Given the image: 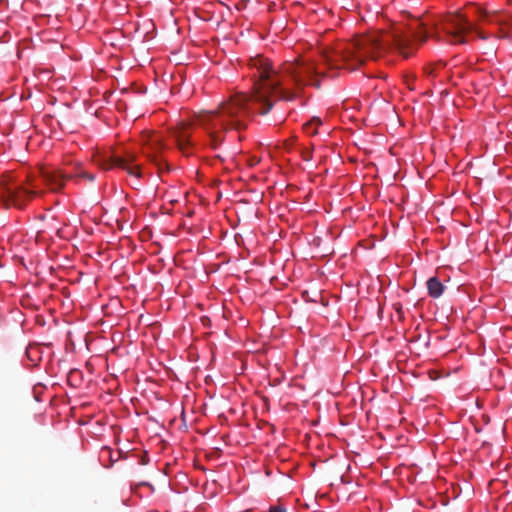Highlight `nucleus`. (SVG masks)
<instances>
[{"label": "nucleus", "mask_w": 512, "mask_h": 512, "mask_svg": "<svg viewBox=\"0 0 512 512\" xmlns=\"http://www.w3.org/2000/svg\"><path fill=\"white\" fill-rule=\"evenodd\" d=\"M474 36L488 38L465 15L452 13L438 24L430 23L428 18L414 19L408 25L393 23L387 29L338 42L317 59L300 57L282 63L277 69L268 58L257 55L247 64L253 82L251 96L236 92L216 110L200 112L189 122H178L169 130V136L185 156L194 155L203 148L216 150L230 131L245 129L252 114L264 115L277 100L292 101L302 95L306 86H319V77L327 70H356L366 60L375 59L389 50L408 58L429 37L462 44Z\"/></svg>", "instance_id": "nucleus-1"}, {"label": "nucleus", "mask_w": 512, "mask_h": 512, "mask_svg": "<svg viewBox=\"0 0 512 512\" xmlns=\"http://www.w3.org/2000/svg\"><path fill=\"white\" fill-rule=\"evenodd\" d=\"M72 177H84L90 181L94 175L82 172L80 164L75 171L67 169H41L39 175L6 172L0 178V202L6 207L22 209L31 200L42 195L43 186L56 192Z\"/></svg>", "instance_id": "nucleus-2"}, {"label": "nucleus", "mask_w": 512, "mask_h": 512, "mask_svg": "<svg viewBox=\"0 0 512 512\" xmlns=\"http://www.w3.org/2000/svg\"><path fill=\"white\" fill-rule=\"evenodd\" d=\"M137 159L136 153L129 150H126L123 155L97 152L93 156V162L102 170L120 168L125 170L128 175L140 179L143 175L142 166Z\"/></svg>", "instance_id": "nucleus-3"}, {"label": "nucleus", "mask_w": 512, "mask_h": 512, "mask_svg": "<svg viewBox=\"0 0 512 512\" xmlns=\"http://www.w3.org/2000/svg\"><path fill=\"white\" fill-rule=\"evenodd\" d=\"M141 141L142 154L161 170L165 163L163 154L168 148L163 136L155 131H145L142 133Z\"/></svg>", "instance_id": "nucleus-4"}, {"label": "nucleus", "mask_w": 512, "mask_h": 512, "mask_svg": "<svg viewBox=\"0 0 512 512\" xmlns=\"http://www.w3.org/2000/svg\"><path fill=\"white\" fill-rule=\"evenodd\" d=\"M474 12L483 23L495 25L498 29L496 36L508 38L512 35V15L507 12H488L478 6H472Z\"/></svg>", "instance_id": "nucleus-5"}, {"label": "nucleus", "mask_w": 512, "mask_h": 512, "mask_svg": "<svg viewBox=\"0 0 512 512\" xmlns=\"http://www.w3.org/2000/svg\"><path fill=\"white\" fill-rule=\"evenodd\" d=\"M428 295L434 299L439 298L445 291V287L438 277L434 276L427 280Z\"/></svg>", "instance_id": "nucleus-6"}, {"label": "nucleus", "mask_w": 512, "mask_h": 512, "mask_svg": "<svg viewBox=\"0 0 512 512\" xmlns=\"http://www.w3.org/2000/svg\"><path fill=\"white\" fill-rule=\"evenodd\" d=\"M119 456V452H114L109 447H103L100 451V461L102 465L106 468L111 467L113 463L118 461Z\"/></svg>", "instance_id": "nucleus-7"}, {"label": "nucleus", "mask_w": 512, "mask_h": 512, "mask_svg": "<svg viewBox=\"0 0 512 512\" xmlns=\"http://www.w3.org/2000/svg\"><path fill=\"white\" fill-rule=\"evenodd\" d=\"M322 125V121L318 117H313L311 120L303 124V131L308 136H315L318 133V128Z\"/></svg>", "instance_id": "nucleus-8"}, {"label": "nucleus", "mask_w": 512, "mask_h": 512, "mask_svg": "<svg viewBox=\"0 0 512 512\" xmlns=\"http://www.w3.org/2000/svg\"><path fill=\"white\" fill-rule=\"evenodd\" d=\"M268 512H286V509L282 505H275L271 506Z\"/></svg>", "instance_id": "nucleus-9"}, {"label": "nucleus", "mask_w": 512, "mask_h": 512, "mask_svg": "<svg viewBox=\"0 0 512 512\" xmlns=\"http://www.w3.org/2000/svg\"><path fill=\"white\" fill-rule=\"evenodd\" d=\"M139 485H147V486H148L149 484H148V483H146V482H141V483H139V484H137V485H135V486H134V485H131V490H132V491H135V490H136V487H137V486H139Z\"/></svg>", "instance_id": "nucleus-10"}]
</instances>
